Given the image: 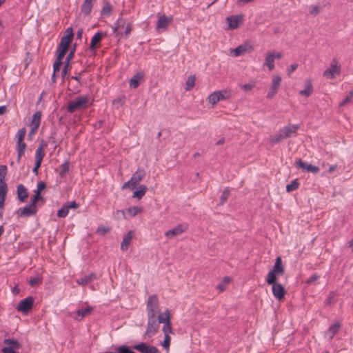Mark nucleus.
Listing matches in <instances>:
<instances>
[{
  "label": "nucleus",
  "mask_w": 353,
  "mask_h": 353,
  "mask_svg": "<svg viewBox=\"0 0 353 353\" xmlns=\"http://www.w3.org/2000/svg\"><path fill=\"white\" fill-rule=\"evenodd\" d=\"M284 272L285 268L281 258L278 256L275 260L272 269L268 272L266 278L267 283L272 285L274 296L279 301L284 298L285 290L282 285L277 283L276 276L283 275Z\"/></svg>",
  "instance_id": "obj_1"
},
{
  "label": "nucleus",
  "mask_w": 353,
  "mask_h": 353,
  "mask_svg": "<svg viewBox=\"0 0 353 353\" xmlns=\"http://www.w3.org/2000/svg\"><path fill=\"white\" fill-rule=\"evenodd\" d=\"M146 311L148 316H157V314L159 313V299L156 294L148 296L146 303Z\"/></svg>",
  "instance_id": "obj_2"
},
{
  "label": "nucleus",
  "mask_w": 353,
  "mask_h": 353,
  "mask_svg": "<svg viewBox=\"0 0 353 353\" xmlns=\"http://www.w3.org/2000/svg\"><path fill=\"white\" fill-rule=\"evenodd\" d=\"M88 102V99L86 96H79L68 103L67 111L69 113H73L78 110L85 108Z\"/></svg>",
  "instance_id": "obj_3"
},
{
  "label": "nucleus",
  "mask_w": 353,
  "mask_h": 353,
  "mask_svg": "<svg viewBox=\"0 0 353 353\" xmlns=\"http://www.w3.org/2000/svg\"><path fill=\"white\" fill-rule=\"evenodd\" d=\"M3 343L7 346L2 348V353H19L16 350L21 347V343L14 338L6 339Z\"/></svg>",
  "instance_id": "obj_4"
},
{
  "label": "nucleus",
  "mask_w": 353,
  "mask_h": 353,
  "mask_svg": "<svg viewBox=\"0 0 353 353\" xmlns=\"http://www.w3.org/2000/svg\"><path fill=\"white\" fill-rule=\"evenodd\" d=\"M159 325L157 323V316H148V323L145 335L148 337L154 336L158 332Z\"/></svg>",
  "instance_id": "obj_5"
},
{
  "label": "nucleus",
  "mask_w": 353,
  "mask_h": 353,
  "mask_svg": "<svg viewBox=\"0 0 353 353\" xmlns=\"http://www.w3.org/2000/svg\"><path fill=\"white\" fill-rule=\"evenodd\" d=\"M341 73V66L338 65V61L334 59L330 67L323 72V76L329 79H332L335 77L336 74L339 75Z\"/></svg>",
  "instance_id": "obj_6"
},
{
  "label": "nucleus",
  "mask_w": 353,
  "mask_h": 353,
  "mask_svg": "<svg viewBox=\"0 0 353 353\" xmlns=\"http://www.w3.org/2000/svg\"><path fill=\"white\" fill-rule=\"evenodd\" d=\"M34 304V299L32 296H28L21 300L16 307V309L24 314H28L32 309Z\"/></svg>",
  "instance_id": "obj_7"
},
{
  "label": "nucleus",
  "mask_w": 353,
  "mask_h": 353,
  "mask_svg": "<svg viewBox=\"0 0 353 353\" xmlns=\"http://www.w3.org/2000/svg\"><path fill=\"white\" fill-rule=\"evenodd\" d=\"M132 348L141 353H160L157 347L143 342L133 345Z\"/></svg>",
  "instance_id": "obj_8"
},
{
  "label": "nucleus",
  "mask_w": 353,
  "mask_h": 353,
  "mask_svg": "<svg viewBox=\"0 0 353 353\" xmlns=\"http://www.w3.org/2000/svg\"><path fill=\"white\" fill-rule=\"evenodd\" d=\"M294 165L296 168H301L303 170L307 171V172L314 174L318 173L320 170L318 166L313 165L307 162L303 161L301 159H296L294 163Z\"/></svg>",
  "instance_id": "obj_9"
},
{
  "label": "nucleus",
  "mask_w": 353,
  "mask_h": 353,
  "mask_svg": "<svg viewBox=\"0 0 353 353\" xmlns=\"http://www.w3.org/2000/svg\"><path fill=\"white\" fill-rule=\"evenodd\" d=\"M37 211V206L29 203L22 208H19L17 211V214L21 217L32 216L35 215Z\"/></svg>",
  "instance_id": "obj_10"
},
{
  "label": "nucleus",
  "mask_w": 353,
  "mask_h": 353,
  "mask_svg": "<svg viewBox=\"0 0 353 353\" xmlns=\"http://www.w3.org/2000/svg\"><path fill=\"white\" fill-rule=\"evenodd\" d=\"M188 228V224L186 223H183L177 225L176 227L170 230L165 233V236L168 238H172L173 236H176L180 235L183 232H185Z\"/></svg>",
  "instance_id": "obj_11"
},
{
  "label": "nucleus",
  "mask_w": 353,
  "mask_h": 353,
  "mask_svg": "<svg viewBox=\"0 0 353 353\" xmlns=\"http://www.w3.org/2000/svg\"><path fill=\"white\" fill-rule=\"evenodd\" d=\"M72 41V39L68 38V36H63L57 47V53L65 55Z\"/></svg>",
  "instance_id": "obj_12"
},
{
  "label": "nucleus",
  "mask_w": 353,
  "mask_h": 353,
  "mask_svg": "<svg viewBox=\"0 0 353 353\" xmlns=\"http://www.w3.org/2000/svg\"><path fill=\"white\" fill-rule=\"evenodd\" d=\"M281 82V77L279 75L272 78V85L270 91L268 92L266 97L272 99L276 94Z\"/></svg>",
  "instance_id": "obj_13"
},
{
  "label": "nucleus",
  "mask_w": 353,
  "mask_h": 353,
  "mask_svg": "<svg viewBox=\"0 0 353 353\" xmlns=\"http://www.w3.org/2000/svg\"><path fill=\"white\" fill-rule=\"evenodd\" d=\"M75 50H76V44H74L72 48L70 50V52H69V54L67 55V57L65 58V65L61 71V76L63 78H64L65 76H67V74H68V72H70V70L71 69L70 62L74 57Z\"/></svg>",
  "instance_id": "obj_14"
},
{
  "label": "nucleus",
  "mask_w": 353,
  "mask_h": 353,
  "mask_svg": "<svg viewBox=\"0 0 353 353\" xmlns=\"http://www.w3.org/2000/svg\"><path fill=\"white\" fill-rule=\"evenodd\" d=\"M145 176V171L143 169H138L132 176L130 182H132V189H134L139 182Z\"/></svg>",
  "instance_id": "obj_15"
},
{
  "label": "nucleus",
  "mask_w": 353,
  "mask_h": 353,
  "mask_svg": "<svg viewBox=\"0 0 353 353\" xmlns=\"http://www.w3.org/2000/svg\"><path fill=\"white\" fill-rule=\"evenodd\" d=\"M299 128L298 125L289 124L281 128L280 130L282 132V136L285 139L292 137L293 134L296 133L297 130Z\"/></svg>",
  "instance_id": "obj_16"
},
{
  "label": "nucleus",
  "mask_w": 353,
  "mask_h": 353,
  "mask_svg": "<svg viewBox=\"0 0 353 353\" xmlns=\"http://www.w3.org/2000/svg\"><path fill=\"white\" fill-rule=\"evenodd\" d=\"M228 22V26L230 29H236L239 27V23L243 21V16L241 14L232 15L226 18Z\"/></svg>",
  "instance_id": "obj_17"
},
{
  "label": "nucleus",
  "mask_w": 353,
  "mask_h": 353,
  "mask_svg": "<svg viewBox=\"0 0 353 353\" xmlns=\"http://www.w3.org/2000/svg\"><path fill=\"white\" fill-rule=\"evenodd\" d=\"M103 34L102 32H97L91 39L90 43V49L95 50L99 47V44L102 40Z\"/></svg>",
  "instance_id": "obj_18"
},
{
  "label": "nucleus",
  "mask_w": 353,
  "mask_h": 353,
  "mask_svg": "<svg viewBox=\"0 0 353 353\" xmlns=\"http://www.w3.org/2000/svg\"><path fill=\"white\" fill-rule=\"evenodd\" d=\"M17 194L18 199L21 202H25L29 196L27 188L23 184L17 185Z\"/></svg>",
  "instance_id": "obj_19"
},
{
  "label": "nucleus",
  "mask_w": 353,
  "mask_h": 353,
  "mask_svg": "<svg viewBox=\"0 0 353 353\" xmlns=\"http://www.w3.org/2000/svg\"><path fill=\"white\" fill-rule=\"evenodd\" d=\"M171 21L172 18H169L165 15L159 16L157 23V28L158 30L166 29Z\"/></svg>",
  "instance_id": "obj_20"
},
{
  "label": "nucleus",
  "mask_w": 353,
  "mask_h": 353,
  "mask_svg": "<svg viewBox=\"0 0 353 353\" xmlns=\"http://www.w3.org/2000/svg\"><path fill=\"white\" fill-rule=\"evenodd\" d=\"M95 0H84L83 2L81 7V11L85 16L90 15L92 7H93V1Z\"/></svg>",
  "instance_id": "obj_21"
},
{
  "label": "nucleus",
  "mask_w": 353,
  "mask_h": 353,
  "mask_svg": "<svg viewBox=\"0 0 353 353\" xmlns=\"http://www.w3.org/2000/svg\"><path fill=\"white\" fill-rule=\"evenodd\" d=\"M133 237V232L132 231H128L123 236V241L121 244V249L123 251H125L128 249V247L130 245V243Z\"/></svg>",
  "instance_id": "obj_22"
},
{
  "label": "nucleus",
  "mask_w": 353,
  "mask_h": 353,
  "mask_svg": "<svg viewBox=\"0 0 353 353\" xmlns=\"http://www.w3.org/2000/svg\"><path fill=\"white\" fill-rule=\"evenodd\" d=\"M27 145L23 141H17V162H20L21 157L24 154Z\"/></svg>",
  "instance_id": "obj_23"
},
{
  "label": "nucleus",
  "mask_w": 353,
  "mask_h": 353,
  "mask_svg": "<svg viewBox=\"0 0 353 353\" xmlns=\"http://www.w3.org/2000/svg\"><path fill=\"white\" fill-rule=\"evenodd\" d=\"M274 51H269L265 57L264 65H267L270 71L273 70L274 68Z\"/></svg>",
  "instance_id": "obj_24"
},
{
  "label": "nucleus",
  "mask_w": 353,
  "mask_h": 353,
  "mask_svg": "<svg viewBox=\"0 0 353 353\" xmlns=\"http://www.w3.org/2000/svg\"><path fill=\"white\" fill-rule=\"evenodd\" d=\"M313 92V86L310 79L305 81V88L299 92V94L305 97H308Z\"/></svg>",
  "instance_id": "obj_25"
},
{
  "label": "nucleus",
  "mask_w": 353,
  "mask_h": 353,
  "mask_svg": "<svg viewBox=\"0 0 353 353\" xmlns=\"http://www.w3.org/2000/svg\"><path fill=\"white\" fill-rule=\"evenodd\" d=\"M41 119V112L40 111L36 112L32 116L31 120L30 121V126L34 127L36 128H39Z\"/></svg>",
  "instance_id": "obj_26"
},
{
  "label": "nucleus",
  "mask_w": 353,
  "mask_h": 353,
  "mask_svg": "<svg viewBox=\"0 0 353 353\" xmlns=\"http://www.w3.org/2000/svg\"><path fill=\"white\" fill-rule=\"evenodd\" d=\"M252 50V47L248 45H240L236 47L234 50L233 53L235 57H239L240 55L244 54L247 52H250Z\"/></svg>",
  "instance_id": "obj_27"
},
{
  "label": "nucleus",
  "mask_w": 353,
  "mask_h": 353,
  "mask_svg": "<svg viewBox=\"0 0 353 353\" xmlns=\"http://www.w3.org/2000/svg\"><path fill=\"white\" fill-rule=\"evenodd\" d=\"M170 312L168 309H166L163 314H157V320H158L157 323H164L165 324L167 322L170 321Z\"/></svg>",
  "instance_id": "obj_28"
},
{
  "label": "nucleus",
  "mask_w": 353,
  "mask_h": 353,
  "mask_svg": "<svg viewBox=\"0 0 353 353\" xmlns=\"http://www.w3.org/2000/svg\"><path fill=\"white\" fill-rule=\"evenodd\" d=\"M341 327V324L339 323H336L333 324L332 326L329 327L327 331L326 332L325 336L329 338V339H332L334 335L339 332Z\"/></svg>",
  "instance_id": "obj_29"
},
{
  "label": "nucleus",
  "mask_w": 353,
  "mask_h": 353,
  "mask_svg": "<svg viewBox=\"0 0 353 353\" xmlns=\"http://www.w3.org/2000/svg\"><path fill=\"white\" fill-rule=\"evenodd\" d=\"M97 278V275L94 273H91L88 275L85 276L77 280V283L81 285H86L91 283L94 279Z\"/></svg>",
  "instance_id": "obj_30"
},
{
  "label": "nucleus",
  "mask_w": 353,
  "mask_h": 353,
  "mask_svg": "<svg viewBox=\"0 0 353 353\" xmlns=\"http://www.w3.org/2000/svg\"><path fill=\"white\" fill-rule=\"evenodd\" d=\"M46 146V143L44 141H41L36 150L35 159L42 161L45 157V152H43V148Z\"/></svg>",
  "instance_id": "obj_31"
},
{
  "label": "nucleus",
  "mask_w": 353,
  "mask_h": 353,
  "mask_svg": "<svg viewBox=\"0 0 353 353\" xmlns=\"http://www.w3.org/2000/svg\"><path fill=\"white\" fill-rule=\"evenodd\" d=\"M85 72V70H82L81 72H80L79 73L75 72V74H76L75 76H72L70 77V79L77 81V86L72 89V91L75 93L79 92L80 91V87L81 85V76ZM68 79H69V77H68Z\"/></svg>",
  "instance_id": "obj_32"
},
{
  "label": "nucleus",
  "mask_w": 353,
  "mask_h": 353,
  "mask_svg": "<svg viewBox=\"0 0 353 353\" xmlns=\"http://www.w3.org/2000/svg\"><path fill=\"white\" fill-rule=\"evenodd\" d=\"M39 202H41V205H43L45 199L42 197L40 193L34 192V194L30 199V203L37 206V205H40Z\"/></svg>",
  "instance_id": "obj_33"
},
{
  "label": "nucleus",
  "mask_w": 353,
  "mask_h": 353,
  "mask_svg": "<svg viewBox=\"0 0 353 353\" xmlns=\"http://www.w3.org/2000/svg\"><path fill=\"white\" fill-rule=\"evenodd\" d=\"M147 190L145 185H139V188L134 192L132 197L141 199L145 194Z\"/></svg>",
  "instance_id": "obj_34"
},
{
  "label": "nucleus",
  "mask_w": 353,
  "mask_h": 353,
  "mask_svg": "<svg viewBox=\"0 0 353 353\" xmlns=\"http://www.w3.org/2000/svg\"><path fill=\"white\" fill-rule=\"evenodd\" d=\"M92 310V309L90 307H85V308L81 309V310H78L76 312L77 316L75 317V319L77 321H81L84 316H85L86 315L90 314Z\"/></svg>",
  "instance_id": "obj_35"
},
{
  "label": "nucleus",
  "mask_w": 353,
  "mask_h": 353,
  "mask_svg": "<svg viewBox=\"0 0 353 353\" xmlns=\"http://www.w3.org/2000/svg\"><path fill=\"white\" fill-rule=\"evenodd\" d=\"M65 55L57 53V59L53 63V72L54 73H57L59 71L61 65L62 64V60Z\"/></svg>",
  "instance_id": "obj_36"
},
{
  "label": "nucleus",
  "mask_w": 353,
  "mask_h": 353,
  "mask_svg": "<svg viewBox=\"0 0 353 353\" xmlns=\"http://www.w3.org/2000/svg\"><path fill=\"white\" fill-rule=\"evenodd\" d=\"M143 76L141 73H137L130 80V86L132 88H137L139 85V81L143 79Z\"/></svg>",
  "instance_id": "obj_37"
},
{
  "label": "nucleus",
  "mask_w": 353,
  "mask_h": 353,
  "mask_svg": "<svg viewBox=\"0 0 353 353\" xmlns=\"http://www.w3.org/2000/svg\"><path fill=\"white\" fill-rule=\"evenodd\" d=\"M216 92L219 96L220 101L228 99L229 98H230L232 95V91L230 90L224 89Z\"/></svg>",
  "instance_id": "obj_38"
},
{
  "label": "nucleus",
  "mask_w": 353,
  "mask_h": 353,
  "mask_svg": "<svg viewBox=\"0 0 353 353\" xmlns=\"http://www.w3.org/2000/svg\"><path fill=\"white\" fill-rule=\"evenodd\" d=\"M112 7L110 2L105 1L104 2L103 6L101 10V16H109L112 12Z\"/></svg>",
  "instance_id": "obj_39"
},
{
  "label": "nucleus",
  "mask_w": 353,
  "mask_h": 353,
  "mask_svg": "<svg viewBox=\"0 0 353 353\" xmlns=\"http://www.w3.org/2000/svg\"><path fill=\"white\" fill-rule=\"evenodd\" d=\"M60 168L61 170L59 174L61 177H63L70 170V162L68 161H65L61 165Z\"/></svg>",
  "instance_id": "obj_40"
},
{
  "label": "nucleus",
  "mask_w": 353,
  "mask_h": 353,
  "mask_svg": "<svg viewBox=\"0 0 353 353\" xmlns=\"http://www.w3.org/2000/svg\"><path fill=\"white\" fill-rule=\"evenodd\" d=\"M185 85V90L187 91L191 90L194 87L195 85V77L194 75L189 76L186 81Z\"/></svg>",
  "instance_id": "obj_41"
},
{
  "label": "nucleus",
  "mask_w": 353,
  "mask_h": 353,
  "mask_svg": "<svg viewBox=\"0 0 353 353\" xmlns=\"http://www.w3.org/2000/svg\"><path fill=\"white\" fill-rule=\"evenodd\" d=\"M230 194V190L228 188L224 189L223 191L222 192V194L220 197L219 204L223 205L225 203V201L228 200V199L229 198Z\"/></svg>",
  "instance_id": "obj_42"
},
{
  "label": "nucleus",
  "mask_w": 353,
  "mask_h": 353,
  "mask_svg": "<svg viewBox=\"0 0 353 353\" xmlns=\"http://www.w3.org/2000/svg\"><path fill=\"white\" fill-rule=\"evenodd\" d=\"M299 186V183L298 182V180L294 179L292 181H291L290 183H289L286 185V191L288 192H292V191L298 189Z\"/></svg>",
  "instance_id": "obj_43"
},
{
  "label": "nucleus",
  "mask_w": 353,
  "mask_h": 353,
  "mask_svg": "<svg viewBox=\"0 0 353 353\" xmlns=\"http://www.w3.org/2000/svg\"><path fill=\"white\" fill-rule=\"evenodd\" d=\"M208 100V102L210 103H211L212 105H214L220 101L219 96L216 91L213 92L212 93H211L209 95Z\"/></svg>",
  "instance_id": "obj_44"
},
{
  "label": "nucleus",
  "mask_w": 353,
  "mask_h": 353,
  "mask_svg": "<svg viewBox=\"0 0 353 353\" xmlns=\"http://www.w3.org/2000/svg\"><path fill=\"white\" fill-rule=\"evenodd\" d=\"M7 166L5 165H0V183H6L5 177L7 174Z\"/></svg>",
  "instance_id": "obj_45"
},
{
  "label": "nucleus",
  "mask_w": 353,
  "mask_h": 353,
  "mask_svg": "<svg viewBox=\"0 0 353 353\" xmlns=\"http://www.w3.org/2000/svg\"><path fill=\"white\" fill-rule=\"evenodd\" d=\"M336 293L334 292H330L329 294L328 297L325 301V303L327 305H331L334 304L336 302Z\"/></svg>",
  "instance_id": "obj_46"
},
{
  "label": "nucleus",
  "mask_w": 353,
  "mask_h": 353,
  "mask_svg": "<svg viewBox=\"0 0 353 353\" xmlns=\"http://www.w3.org/2000/svg\"><path fill=\"white\" fill-rule=\"evenodd\" d=\"M68 212L69 210L65 204H64L63 206L58 210L57 216L59 218H64L68 214Z\"/></svg>",
  "instance_id": "obj_47"
},
{
  "label": "nucleus",
  "mask_w": 353,
  "mask_h": 353,
  "mask_svg": "<svg viewBox=\"0 0 353 353\" xmlns=\"http://www.w3.org/2000/svg\"><path fill=\"white\" fill-rule=\"evenodd\" d=\"M26 134V129L25 128H22L18 130L15 138L17 141H23Z\"/></svg>",
  "instance_id": "obj_48"
},
{
  "label": "nucleus",
  "mask_w": 353,
  "mask_h": 353,
  "mask_svg": "<svg viewBox=\"0 0 353 353\" xmlns=\"http://www.w3.org/2000/svg\"><path fill=\"white\" fill-rule=\"evenodd\" d=\"M284 138V137L282 136V132L281 130H279V132L277 134H275L270 139V141L272 143H278L281 142Z\"/></svg>",
  "instance_id": "obj_49"
},
{
  "label": "nucleus",
  "mask_w": 353,
  "mask_h": 353,
  "mask_svg": "<svg viewBox=\"0 0 353 353\" xmlns=\"http://www.w3.org/2000/svg\"><path fill=\"white\" fill-rule=\"evenodd\" d=\"M142 208L138 206L130 207L128 209V212L132 216H136L139 213L141 212Z\"/></svg>",
  "instance_id": "obj_50"
},
{
  "label": "nucleus",
  "mask_w": 353,
  "mask_h": 353,
  "mask_svg": "<svg viewBox=\"0 0 353 353\" xmlns=\"http://www.w3.org/2000/svg\"><path fill=\"white\" fill-rule=\"evenodd\" d=\"M42 282V279L39 277L30 278L28 283L31 287H35L40 285Z\"/></svg>",
  "instance_id": "obj_51"
},
{
  "label": "nucleus",
  "mask_w": 353,
  "mask_h": 353,
  "mask_svg": "<svg viewBox=\"0 0 353 353\" xmlns=\"http://www.w3.org/2000/svg\"><path fill=\"white\" fill-rule=\"evenodd\" d=\"M8 193V185L6 183H0V198L6 197Z\"/></svg>",
  "instance_id": "obj_52"
},
{
  "label": "nucleus",
  "mask_w": 353,
  "mask_h": 353,
  "mask_svg": "<svg viewBox=\"0 0 353 353\" xmlns=\"http://www.w3.org/2000/svg\"><path fill=\"white\" fill-rule=\"evenodd\" d=\"M164 335L170 334V333H172V329L171 327V321L169 322H167L165 324H164L163 329H162Z\"/></svg>",
  "instance_id": "obj_53"
},
{
  "label": "nucleus",
  "mask_w": 353,
  "mask_h": 353,
  "mask_svg": "<svg viewBox=\"0 0 353 353\" xmlns=\"http://www.w3.org/2000/svg\"><path fill=\"white\" fill-rule=\"evenodd\" d=\"M171 338L170 335H165L164 341L162 343V345L167 350H169Z\"/></svg>",
  "instance_id": "obj_54"
},
{
  "label": "nucleus",
  "mask_w": 353,
  "mask_h": 353,
  "mask_svg": "<svg viewBox=\"0 0 353 353\" xmlns=\"http://www.w3.org/2000/svg\"><path fill=\"white\" fill-rule=\"evenodd\" d=\"M46 188V184L44 181H39L37 183V189L34 192L40 193Z\"/></svg>",
  "instance_id": "obj_55"
},
{
  "label": "nucleus",
  "mask_w": 353,
  "mask_h": 353,
  "mask_svg": "<svg viewBox=\"0 0 353 353\" xmlns=\"http://www.w3.org/2000/svg\"><path fill=\"white\" fill-rule=\"evenodd\" d=\"M132 28V25L130 23H128L125 27V32L121 37H124L125 38H128L129 34H130Z\"/></svg>",
  "instance_id": "obj_56"
},
{
  "label": "nucleus",
  "mask_w": 353,
  "mask_h": 353,
  "mask_svg": "<svg viewBox=\"0 0 353 353\" xmlns=\"http://www.w3.org/2000/svg\"><path fill=\"white\" fill-rule=\"evenodd\" d=\"M110 231L109 228L99 227L97 230V233L100 235H104Z\"/></svg>",
  "instance_id": "obj_57"
},
{
  "label": "nucleus",
  "mask_w": 353,
  "mask_h": 353,
  "mask_svg": "<svg viewBox=\"0 0 353 353\" xmlns=\"http://www.w3.org/2000/svg\"><path fill=\"white\" fill-rule=\"evenodd\" d=\"M65 204L67 206L68 210L72 209V208L77 209L79 206V204L77 203L76 201L67 202Z\"/></svg>",
  "instance_id": "obj_58"
},
{
  "label": "nucleus",
  "mask_w": 353,
  "mask_h": 353,
  "mask_svg": "<svg viewBox=\"0 0 353 353\" xmlns=\"http://www.w3.org/2000/svg\"><path fill=\"white\" fill-rule=\"evenodd\" d=\"M254 87V83H248L241 85L242 89L245 92L250 91Z\"/></svg>",
  "instance_id": "obj_59"
},
{
  "label": "nucleus",
  "mask_w": 353,
  "mask_h": 353,
  "mask_svg": "<svg viewBox=\"0 0 353 353\" xmlns=\"http://www.w3.org/2000/svg\"><path fill=\"white\" fill-rule=\"evenodd\" d=\"M320 11L319 7L318 6H314L311 8L310 10V14L313 16H316L319 14Z\"/></svg>",
  "instance_id": "obj_60"
},
{
  "label": "nucleus",
  "mask_w": 353,
  "mask_h": 353,
  "mask_svg": "<svg viewBox=\"0 0 353 353\" xmlns=\"http://www.w3.org/2000/svg\"><path fill=\"white\" fill-rule=\"evenodd\" d=\"M64 36H68V38L72 39L73 37H74L72 28H68L66 29L65 32V35Z\"/></svg>",
  "instance_id": "obj_61"
},
{
  "label": "nucleus",
  "mask_w": 353,
  "mask_h": 353,
  "mask_svg": "<svg viewBox=\"0 0 353 353\" xmlns=\"http://www.w3.org/2000/svg\"><path fill=\"white\" fill-rule=\"evenodd\" d=\"M319 278V275L314 274L310 276L307 281H306V283L310 285L313 283L314 281H316Z\"/></svg>",
  "instance_id": "obj_62"
},
{
  "label": "nucleus",
  "mask_w": 353,
  "mask_h": 353,
  "mask_svg": "<svg viewBox=\"0 0 353 353\" xmlns=\"http://www.w3.org/2000/svg\"><path fill=\"white\" fill-rule=\"evenodd\" d=\"M117 27H122L125 23V19H123L122 17L119 18L117 21L115 22Z\"/></svg>",
  "instance_id": "obj_63"
},
{
  "label": "nucleus",
  "mask_w": 353,
  "mask_h": 353,
  "mask_svg": "<svg viewBox=\"0 0 353 353\" xmlns=\"http://www.w3.org/2000/svg\"><path fill=\"white\" fill-rule=\"evenodd\" d=\"M37 130H38V128H34V127H31V129L29 131L28 134V138L31 139L32 137L36 133Z\"/></svg>",
  "instance_id": "obj_64"
}]
</instances>
